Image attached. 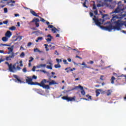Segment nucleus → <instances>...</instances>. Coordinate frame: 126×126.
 <instances>
[{
	"mask_svg": "<svg viewBox=\"0 0 126 126\" xmlns=\"http://www.w3.org/2000/svg\"><path fill=\"white\" fill-rule=\"evenodd\" d=\"M124 16L123 15H121L120 16L118 15H116L114 16L111 19V22L112 23H114L115 25V27L112 26V25H109L107 27H103L101 26L103 23L104 22V20L102 19L98 20L97 17L94 16V17L93 18V20L94 21L95 25L100 27V29L102 30H104V31H108L109 32H111V31L113 30H117L118 31L121 30V27L123 26V23L120 20H118L115 21L116 19H121Z\"/></svg>",
	"mask_w": 126,
	"mask_h": 126,
	"instance_id": "1",
	"label": "nucleus"
},
{
	"mask_svg": "<svg viewBox=\"0 0 126 126\" xmlns=\"http://www.w3.org/2000/svg\"><path fill=\"white\" fill-rule=\"evenodd\" d=\"M19 63L18 62H17L13 65L9 66V71H10V72H16L17 70H20V69H21V68L19 67V66L17 65V67H15V66H16V64H19Z\"/></svg>",
	"mask_w": 126,
	"mask_h": 126,
	"instance_id": "2",
	"label": "nucleus"
},
{
	"mask_svg": "<svg viewBox=\"0 0 126 126\" xmlns=\"http://www.w3.org/2000/svg\"><path fill=\"white\" fill-rule=\"evenodd\" d=\"M46 82H47V80L44 79L40 82V83H36V84L38 85L39 86H40V87H43V88H44V89H50L49 85H45V83H46Z\"/></svg>",
	"mask_w": 126,
	"mask_h": 126,
	"instance_id": "3",
	"label": "nucleus"
},
{
	"mask_svg": "<svg viewBox=\"0 0 126 126\" xmlns=\"http://www.w3.org/2000/svg\"><path fill=\"white\" fill-rule=\"evenodd\" d=\"M121 2H119L118 4V6L117 8L115 9V10L113 12V13H119L120 12H122L124 10V8H123V4L120 5V3H121Z\"/></svg>",
	"mask_w": 126,
	"mask_h": 126,
	"instance_id": "4",
	"label": "nucleus"
},
{
	"mask_svg": "<svg viewBox=\"0 0 126 126\" xmlns=\"http://www.w3.org/2000/svg\"><path fill=\"white\" fill-rule=\"evenodd\" d=\"M62 98L63 100H66V101H68V102L72 101H75V96H74L73 97H68L67 96H63L62 97Z\"/></svg>",
	"mask_w": 126,
	"mask_h": 126,
	"instance_id": "5",
	"label": "nucleus"
},
{
	"mask_svg": "<svg viewBox=\"0 0 126 126\" xmlns=\"http://www.w3.org/2000/svg\"><path fill=\"white\" fill-rule=\"evenodd\" d=\"M26 82L31 85H37L36 83L35 84L34 83L32 82V78L27 77V79H26Z\"/></svg>",
	"mask_w": 126,
	"mask_h": 126,
	"instance_id": "6",
	"label": "nucleus"
},
{
	"mask_svg": "<svg viewBox=\"0 0 126 126\" xmlns=\"http://www.w3.org/2000/svg\"><path fill=\"white\" fill-rule=\"evenodd\" d=\"M31 22H34L36 27H39V22H40V20L38 18H34L32 20Z\"/></svg>",
	"mask_w": 126,
	"mask_h": 126,
	"instance_id": "7",
	"label": "nucleus"
},
{
	"mask_svg": "<svg viewBox=\"0 0 126 126\" xmlns=\"http://www.w3.org/2000/svg\"><path fill=\"white\" fill-rule=\"evenodd\" d=\"M48 28H52V31L53 32V33H56L57 32H59V30L57 29L56 28L54 27L53 25H48Z\"/></svg>",
	"mask_w": 126,
	"mask_h": 126,
	"instance_id": "8",
	"label": "nucleus"
},
{
	"mask_svg": "<svg viewBox=\"0 0 126 126\" xmlns=\"http://www.w3.org/2000/svg\"><path fill=\"white\" fill-rule=\"evenodd\" d=\"M12 35V33L10 32L9 31H7V32L5 34V36L7 38H10L11 37V35Z\"/></svg>",
	"mask_w": 126,
	"mask_h": 126,
	"instance_id": "9",
	"label": "nucleus"
},
{
	"mask_svg": "<svg viewBox=\"0 0 126 126\" xmlns=\"http://www.w3.org/2000/svg\"><path fill=\"white\" fill-rule=\"evenodd\" d=\"M14 77L16 78V82H17L18 83H22V81H21V80L19 79V77H18V76L15 75H14Z\"/></svg>",
	"mask_w": 126,
	"mask_h": 126,
	"instance_id": "10",
	"label": "nucleus"
},
{
	"mask_svg": "<svg viewBox=\"0 0 126 126\" xmlns=\"http://www.w3.org/2000/svg\"><path fill=\"white\" fill-rule=\"evenodd\" d=\"M79 64H80V65H83L84 66L82 67V68H90V67L87 66V64L84 62H83L82 63H79Z\"/></svg>",
	"mask_w": 126,
	"mask_h": 126,
	"instance_id": "11",
	"label": "nucleus"
},
{
	"mask_svg": "<svg viewBox=\"0 0 126 126\" xmlns=\"http://www.w3.org/2000/svg\"><path fill=\"white\" fill-rule=\"evenodd\" d=\"M8 54H13L14 53H13V46H12V47H8Z\"/></svg>",
	"mask_w": 126,
	"mask_h": 126,
	"instance_id": "12",
	"label": "nucleus"
},
{
	"mask_svg": "<svg viewBox=\"0 0 126 126\" xmlns=\"http://www.w3.org/2000/svg\"><path fill=\"white\" fill-rule=\"evenodd\" d=\"M7 3H8L10 6H14V4H10V3H15V1L13 0H10L9 1H8Z\"/></svg>",
	"mask_w": 126,
	"mask_h": 126,
	"instance_id": "13",
	"label": "nucleus"
},
{
	"mask_svg": "<svg viewBox=\"0 0 126 126\" xmlns=\"http://www.w3.org/2000/svg\"><path fill=\"white\" fill-rule=\"evenodd\" d=\"M30 11L31 13L34 16H36V17H40V16H39V15H38V14H37V13H36L33 10L31 9Z\"/></svg>",
	"mask_w": 126,
	"mask_h": 126,
	"instance_id": "14",
	"label": "nucleus"
},
{
	"mask_svg": "<svg viewBox=\"0 0 126 126\" xmlns=\"http://www.w3.org/2000/svg\"><path fill=\"white\" fill-rule=\"evenodd\" d=\"M37 68H41V67H46V64H40L36 66Z\"/></svg>",
	"mask_w": 126,
	"mask_h": 126,
	"instance_id": "15",
	"label": "nucleus"
},
{
	"mask_svg": "<svg viewBox=\"0 0 126 126\" xmlns=\"http://www.w3.org/2000/svg\"><path fill=\"white\" fill-rule=\"evenodd\" d=\"M96 97H98V96H99V95H100V92H102V90L101 89H98V90H96Z\"/></svg>",
	"mask_w": 126,
	"mask_h": 126,
	"instance_id": "16",
	"label": "nucleus"
},
{
	"mask_svg": "<svg viewBox=\"0 0 126 126\" xmlns=\"http://www.w3.org/2000/svg\"><path fill=\"white\" fill-rule=\"evenodd\" d=\"M59 83L56 82L55 80H52L51 82H49V85H58Z\"/></svg>",
	"mask_w": 126,
	"mask_h": 126,
	"instance_id": "17",
	"label": "nucleus"
},
{
	"mask_svg": "<svg viewBox=\"0 0 126 126\" xmlns=\"http://www.w3.org/2000/svg\"><path fill=\"white\" fill-rule=\"evenodd\" d=\"M106 93L107 94V96H110L111 94H112V90H109L108 91H105Z\"/></svg>",
	"mask_w": 126,
	"mask_h": 126,
	"instance_id": "18",
	"label": "nucleus"
},
{
	"mask_svg": "<svg viewBox=\"0 0 126 126\" xmlns=\"http://www.w3.org/2000/svg\"><path fill=\"white\" fill-rule=\"evenodd\" d=\"M1 40L3 42H7V41H8V38L6 36H4L2 38Z\"/></svg>",
	"mask_w": 126,
	"mask_h": 126,
	"instance_id": "19",
	"label": "nucleus"
},
{
	"mask_svg": "<svg viewBox=\"0 0 126 126\" xmlns=\"http://www.w3.org/2000/svg\"><path fill=\"white\" fill-rule=\"evenodd\" d=\"M33 51L34 53H42V51H40V50L38 48H34L33 49Z\"/></svg>",
	"mask_w": 126,
	"mask_h": 126,
	"instance_id": "20",
	"label": "nucleus"
},
{
	"mask_svg": "<svg viewBox=\"0 0 126 126\" xmlns=\"http://www.w3.org/2000/svg\"><path fill=\"white\" fill-rule=\"evenodd\" d=\"M42 40H43V37H38L37 38V39L35 40V42H36V43H38L39 41H42Z\"/></svg>",
	"mask_w": 126,
	"mask_h": 126,
	"instance_id": "21",
	"label": "nucleus"
},
{
	"mask_svg": "<svg viewBox=\"0 0 126 126\" xmlns=\"http://www.w3.org/2000/svg\"><path fill=\"white\" fill-rule=\"evenodd\" d=\"M16 29V28L14 26H12L9 28V30H11V31H14Z\"/></svg>",
	"mask_w": 126,
	"mask_h": 126,
	"instance_id": "22",
	"label": "nucleus"
},
{
	"mask_svg": "<svg viewBox=\"0 0 126 126\" xmlns=\"http://www.w3.org/2000/svg\"><path fill=\"white\" fill-rule=\"evenodd\" d=\"M54 67H55V68H60L61 67V65L60 64V63H58L57 64H55L54 65Z\"/></svg>",
	"mask_w": 126,
	"mask_h": 126,
	"instance_id": "23",
	"label": "nucleus"
},
{
	"mask_svg": "<svg viewBox=\"0 0 126 126\" xmlns=\"http://www.w3.org/2000/svg\"><path fill=\"white\" fill-rule=\"evenodd\" d=\"M9 55H11L9 56L10 59H13L14 58V53H10Z\"/></svg>",
	"mask_w": 126,
	"mask_h": 126,
	"instance_id": "24",
	"label": "nucleus"
},
{
	"mask_svg": "<svg viewBox=\"0 0 126 126\" xmlns=\"http://www.w3.org/2000/svg\"><path fill=\"white\" fill-rule=\"evenodd\" d=\"M116 80V78H114V76H113L112 78H111V83L112 84H114V83H115V82H114V81H115Z\"/></svg>",
	"mask_w": 126,
	"mask_h": 126,
	"instance_id": "25",
	"label": "nucleus"
},
{
	"mask_svg": "<svg viewBox=\"0 0 126 126\" xmlns=\"http://www.w3.org/2000/svg\"><path fill=\"white\" fill-rule=\"evenodd\" d=\"M17 40H18V41H21V40H22V36H19L17 37Z\"/></svg>",
	"mask_w": 126,
	"mask_h": 126,
	"instance_id": "26",
	"label": "nucleus"
},
{
	"mask_svg": "<svg viewBox=\"0 0 126 126\" xmlns=\"http://www.w3.org/2000/svg\"><path fill=\"white\" fill-rule=\"evenodd\" d=\"M78 88H79V86L75 87L74 88H73L72 90L67 91V92H69V91H72V90H74L75 89H78Z\"/></svg>",
	"mask_w": 126,
	"mask_h": 126,
	"instance_id": "27",
	"label": "nucleus"
},
{
	"mask_svg": "<svg viewBox=\"0 0 126 126\" xmlns=\"http://www.w3.org/2000/svg\"><path fill=\"white\" fill-rule=\"evenodd\" d=\"M0 47H2V46H5L6 47H9V45H8L7 44H2L1 43L0 44Z\"/></svg>",
	"mask_w": 126,
	"mask_h": 126,
	"instance_id": "28",
	"label": "nucleus"
},
{
	"mask_svg": "<svg viewBox=\"0 0 126 126\" xmlns=\"http://www.w3.org/2000/svg\"><path fill=\"white\" fill-rule=\"evenodd\" d=\"M25 56V54L24 53V52H22L20 55V57L21 58H24V57Z\"/></svg>",
	"mask_w": 126,
	"mask_h": 126,
	"instance_id": "29",
	"label": "nucleus"
},
{
	"mask_svg": "<svg viewBox=\"0 0 126 126\" xmlns=\"http://www.w3.org/2000/svg\"><path fill=\"white\" fill-rule=\"evenodd\" d=\"M56 62L58 63H62V59H56Z\"/></svg>",
	"mask_w": 126,
	"mask_h": 126,
	"instance_id": "30",
	"label": "nucleus"
},
{
	"mask_svg": "<svg viewBox=\"0 0 126 126\" xmlns=\"http://www.w3.org/2000/svg\"><path fill=\"white\" fill-rule=\"evenodd\" d=\"M30 60L29 61V63H31L32 62H33L34 61V58L33 57H31L30 58Z\"/></svg>",
	"mask_w": 126,
	"mask_h": 126,
	"instance_id": "31",
	"label": "nucleus"
},
{
	"mask_svg": "<svg viewBox=\"0 0 126 126\" xmlns=\"http://www.w3.org/2000/svg\"><path fill=\"white\" fill-rule=\"evenodd\" d=\"M6 61H11V58L9 56L6 57Z\"/></svg>",
	"mask_w": 126,
	"mask_h": 126,
	"instance_id": "32",
	"label": "nucleus"
},
{
	"mask_svg": "<svg viewBox=\"0 0 126 126\" xmlns=\"http://www.w3.org/2000/svg\"><path fill=\"white\" fill-rule=\"evenodd\" d=\"M46 68H48V69H53V68L52 67V66H51V65L46 66Z\"/></svg>",
	"mask_w": 126,
	"mask_h": 126,
	"instance_id": "33",
	"label": "nucleus"
},
{
	"mask_svg": "<svg viewBox=\"0 0 126 126\" xmlns=\"http://www.w3.org/2000/svg\"><path fill=\"white\" fill-rule=\"evenodd\" d=\"M63 62L64 64H68V63H67V61H66V60H63Z\"/></svg>",
	"mask_w": 126,
	"mask_h": 126,
	"instance_id": "34",
	"label": "nucleus"
},
{
	"mask_svg": "<svg viewBox=\"0 0 126 126\" xmlns=\"http://www.w3.org/2000/svg\"><path fill=\"white\" fill-rule=\"evenodd\" d=\"M52 39H53V38H48L46 39V41H47V42H51Z\"/></svg>",
	"mask_w": 126,
	"mask_h": 126,
	"instance_id": "35",
	"label": "nucleus"
},
{
	"mask_svg": "<svg viewBox=\"0 0 126 126\" xmlns=\"http://www.w3.org/2000/svg\"><path fill=\"white\" fill-rule=\"evenodd\" d=\"M39 18H40V21H41V22H45V21H46V20H45V19H44L43 18L39 17Z\"/></svg>",
	"mask_w": 126,
	"mask_h": 126,
	"instance_id": "36",
	"label": "nucleus"
},
{
	"mask_svg": "<svg viewBox=\"0 0 126 126\" xmlns=\"http://www.w3.org/2000/svg\"><path fill=\"white\" fill-rule=\"evenodd\" d=\"M81 93L82 95H85V91H84V90H82V91L81 92Z\"/></svg>",
	"mask_w": 126,
	"mask_h": 126,
	"instance_id": "37",
	"label": "nucleus"
},
{
	"mask_svg": "<svg viewBox=\"0 0 126 126\" xmlns=\"http://www.w3.org/2000/svg\"><path fill=\"white\" fill-rule=\"evenodd\" d=\"M4 13H7V8H4Z\"/></svg>",
	"mask_w": 126,
	"mask_h": 126,
	"instance_id": "38",
	"label": "nucleus"
},
{
	"mask_svg": "<svg viewBox=\"0 0 126 126\" xmlns=\"http://www.w3.org/2000/svg\"><path fill=\"white\" fill-rule=\"evenodd\" d=\"M86 97H87V98H88V99H90V100H92V96H90V95H88V94H87V95H86Z\"/></svg>",
	"mask_w": 126,
	"mask_h": 126,
	"instance_id": "39",
	"label": "nucleus"
},
{
	"mask_svg": "<svg viewBox=\"0 0 126 126\" xmlns=\"http://www.w3.org/2000/svg\"><path fill=\"white\" fill-rule=\"evenodd\" d=\"M79 88L80 89V90H83V87L81 86V85H79Z\"/></svg>",
	"mask_w": 126,
	"mask_h": 126,
	"instance_id": "40",
	"label": "nucleus"
},
{
	"mask_svg": "<svg viewBox=\"0 0 126 126\" xmlns=\"http://www.w3.org/2000/svg\"><path fill=\"white\" fill-rule=\"evenodd\" d=\"M23 72H27V70L26 69V68L25 67L23 69Z\"/></svg>",
	"mask_w": 126,
	"mask_h": 126,
	"instance_id": "41",
	"label": "nucleus"
},
{
	"mask_svg": "<svg viewBox=\"0 0 126 126\" xmlns=\"http://www.w3.org/2000/svg\"><path fill=\"white\" fill-rule=\"evenodd\" d=\"M5 63H6V64H7V65H8V66L9 67V66L10 65H12V64H9V63H8V62H5Z\"/></svg>",
	"mask_w": 126,
	"mask_h": 126,
	"instance_id": "42",
	"label": "nucleus"
},
{
	"mask_svg": "<svg viewBox=\"0 0 126 126\" xmlns=\"http://www.w3.org/2000/svg\"><path fill=\"white\" fill-rule=\"evenodd\" d=\"M32 71H35L36 70V66H34L32 69Z\"/></svg>",
	"mask_w": 126,
	"mask_h": 126,
	"instance_id": "43",
	"label": "nucleus"
},
{
	"mask_svg": "<svg viewBox=\"0 0 126 126\" xmlns=\"http://www.w3.org/2000/svg\"><path fill=\"white\" fill-rule=\"evenodd\" d=\"M94 13L95 15H97V14H98V11L97 10H95L94 11Z\"/></svg>",
	"mask_w": 126,
	"mask_h": 126,
	"instance_id": "44",
	"label": "nucleus"
},
{
	"mask_svg": "<svg viewBox=\"0 0 126 126\" xmlns=\"http://www.w3.org/2000/svg\"><path fill=\"white\" fill-rule=\"evenodd\" d=\"M40 71H41L42 72H43L44 73H47V72H48L44 70H40Z\"/></svg>",
	"mask_w": 126,
	"mask_h": 126,
	"instance_id": "45",
	"label": "nucleus"
},
{
	"mask_svg": "<svg viewBox=\"0 0 126 126\" xmlns=\"http://www.w3.org/2000/svg\"><path fill=\"white\" fill-rule=\"evenodd\" d=\"M32 45V43L29 42L28 43V47H30Z\"/></svg>",
	"mask_w": 126,
	"mask_h": 126,
	"instance_id": "46",
	"label": "nucleus"
},
{
	"mask_svg": "<svg viewBox=\"0 0 126 126\" xmlns=\"http://www.w3.org/2000/svg\"><path fill=\"white\" fill-rule=\"evenodd\" d=\"M47 37H48V38H53V36H52V35H51V34H48V35H47Z\"/></svg>",
	"mask_w": 126,
	"mask_h": 126,
	"instance_id": "47",
	"label": "nucleus"
},
{
	"mask_svg": "<svg viewBox=\"0 0 126 126\" xmlns=\"http://www.w3.org/2000/svg\"><path fill=\"white\" fill-rule=\"evenodd\" d=\"M3 23L4 24H7V23H8V21H4V22H3Z\"/></svg>",
	"mask_w": 126,
	"mask_h": 126,
	"instance_id": "48",
	"label": "nucleus"
},
{
	"mask_svg": "<svg viewBox=\"0 0 126 126\" xmlns=\"http://www.w3.org/2000/svg\"><path fill=\"white\" fill-rule=\"evenodd\" d=\"M48 46H49L48 44H44V46L45 47V49H48Z\"/></svg>",
	"mask_w": 126,
	"mask_h": 126,
	"instance_id": "49",
	"label": "nucleus"
},
{
	"mask_svg": "<svg viewBox=\"0 0 126 126\" xmlns=\"http://www.w3.org/2000/svg\"><path fill=\"white\" fill-rule=\"evenodd\" d=\"M73 73V76L74 77V78H75V77H76V74L72 72Z\"/></svg>",
	"mask_w": 126,
	"mask_h": 126,
	"instance_id": "50",
	"label": "nucleus"
},
{
	"mask_svg": "<svg viewBox=\"0 0 126 126\" xmlns=\"http://www.w3.org/2000/svg\"><path fill=\"white\" fill-rule=\"evenodd\" d=\"M32 78H33V79H37V76H35V75H33L32 76Z\"/></svg>",
	"mask_w": 126,
	"mask_h": 126,
	"instance_id": "51",
	"label": "nucleus"
},
{
	"mask_svg": "<svg viewBox=\"0 0 126 126\" xmlns=\"http://www.w3.org/2000/svg\"><path fill=\"white\" fill-rule=\"evenodd\" d=\"M0 54H4V51L3 50H0Z\"/></svg>",
	"mask_w": 126,
	"mask_h": 126,
	"instance_id": "52",
	"label": "nucleus"
},
{
	"mask_svg": "<svg viewBox=\"0 0 126 126\" xmlns=\"http://www.w3.org/2000/svg\"><path fill=\"white\" fill-rule=\"evenodd\" d=\"M73 70H75V68H73L69 70V71H73Z\"/></svg>",
	"mask_w": 126,
	"mask_h": 126,
	"instance_id": "53",
	"label": "nucleus"
},
{
	"mask_svg": "<svg viewBox=\"0 0 126 126\" xmlns=\"http://www.w3.org/2000/svg\"><path fill=\"white\" fill-rule=\"evenodd\" d=\"M86 3L84 2L83 4V5L84 6V7H87V6H86Z\"/></svg>",
	"mask_w": 126,
	"mask_h": 126,
	"instance_id": "54",
	"label": "nucleus"
},
{
	"mask_svg": "<svg viewBox=\"0 0 126 126\" xmlns=\"http://www.w3.org/2000/svg\"><path fill=\"white\" fill-rule=\"evenodd\" d=\"M90 15L91 17H92V16H93V15H94L93 13H92V12H90Z\"/></svg>",
	"mask_w": 126,
	"mask_h": 126,
	"instance_id": "55",
	"label": "nucleus"
},
{
	"mask_svg": "<svg viewBox=\"0 0 126 126\" xmlns=\"http://www.w3.org/2000/svg\"><path fill=\"white\" fill-rule=\"evenodd\" d=\"M67 61L68 62H69V63H71V59L70 58H68L67 59Z\"/></svg>",
	"mask_w": 126,
	"mask_h": 126,
	"instance_id": "56",
	"label": "nucleus"
},
{
	"mask_svg": "<svg viewBox=\"0 0 126 126\" xmlns=\"http://www.w3.org/2000/svg\"><path fill=\"white\" fill-rule=\"evenodd\" d=\"M55 55L59 56V53H58V51L57 50L55 51Z\"/></svg>",
	"mask_w": 126,
	"mask_h": 126,
	"instance_id": "57",
	"label": "nucleus"
},
{
	"mask_svg": "<svg viewBox=\"0 0 126 126\" xmlns=\"http://www.w3.org/2000/svg\"><path fill=\"white\" fill-rule=\"evenodd\" d=\"M37 33H39V34H43V32L40 31H37Z\"/></svg>",
	"mask_w": 126,
	"mask_h": 126,
	"instance_id": "58",
	"label": "nucleus"
},
{
	"mask_svg": "<svg viewBox=\"0 0 126 126\" xmlns=\"http://www.w3.org/2000/svg\"><path fill=\"white\" fill-rule=\"evenodd\" d=\"M14 15H15V17H17V16L19 17V14H14Z\"/></svg>",
	"mask_w": 126,
	"mask_h": 126,
	"instance_id": "59",
	"label": "nucleus"
},
{
	"mask_svg": "<svg viewBox=\"0 0 126 126\" xmlns=\"http://www.w3.org/2000/svg\"><path fill=\"white\" fill-rule=\"evenodd\" d=\"M90 63L91 64H93V63H94V62L92 61H90Z\"/></svg>",
	"mask_w": 126,
	"mask_h": 126,
	"instance_id": "60",
	"label": "nucleus"
},
{
	"mask_svg": "<svg viewBox=\"0 0 126 126\" xmlns=\"http://www.w3.org/2000/svg\"><path fill=\"white\" fill-rule=\"evenodd\" d=\"M55 45L52 46L51 49V50H54L55 49Z\"/></svg>",
	"mask_w": 126,
	"mask_h": 126,
	"instance_id": "61",
	"label": "nucleus"
},
{
	"mask_svg": "<svg viewBox=\"0 0 126 126\" xmlns=\"http://www.w3.org/2000/svg\"><path fill=\"white\" fill-rule=\"evenodd\" d=\"M32 65V64L31 63V62H29V66L30 67Z\"/></svg>",
	"mask_w": 126,
	"mask_h": 126,
	"instance_id": "62",
	"label": "nucleus"
},
{
	"mask_svg": "<svg viewBox=\"0 0 126 126\" xmlns=\"http://www.w3.org/2000/svg\"><path fill=\"white\" fill-rule=\"evenodd\" d=\"M103 77H104V76H100V80H103Z\"/></svg>",
	"mask_w": 126,
	"mask_h": 126,
	"instance_id": "63",
	"label": "nucleus"
},
{
	"mask_svg": "<svg viewBox=\"0 0 126 126\" xmlns=\"http://www.w3.org/2000/svg\"><path fill=\"white\" fill-rule=\"evenodd\" d=\"M76 58H78V59H82L81 57H79L78 56H76Z\"/></svg>",
	"mask_w": 126,
	"mask_h": 126,
	"instance_id": "64",
	"label": "nucleus"
}]
</instances>
